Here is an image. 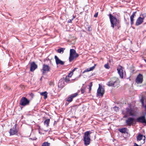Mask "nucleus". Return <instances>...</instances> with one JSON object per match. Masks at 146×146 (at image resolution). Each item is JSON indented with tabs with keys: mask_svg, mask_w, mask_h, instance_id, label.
I'll return each mask as SVG.
<instances>
[{
	"mask_svg": "<svg viewBox=\"0 0 146 146\" xmlns=\"http://www.w3.org/2000/svg\"><path fill=\"white\" fill-rule=\"evenodd\" d=\"M29 95L32 98H33L34 96V94L32 93L30 94Z\"/></svg>",
	"mask_w": 146,
	"mask_h": 146,
	"instance_id": "39",
	"label": "nucleus"
},
{
	"mask_svg": "<svg viewBox=\"0 0 146 146\" xmlns=\"http://www.w3.org/2000/svg\"><path fill=\"white\" fill-rule=\"evenodd\" d=\"M134 122H135V123H136V121H135L134 118L132 117H129L125 121L126 123L129 126L133 125L134 123Z\"/></svg>",
	"mask_w": 146,
	"mask_h": 146,
	"instance_id": "9",
	"label": "nucleus"
},
{
	"mask_svg": "<svg viewBox=\"0 0 146 146\" xmlns=\"http://www.w3.org/2000/svg\"><path fill=\"white\" fill-rule=\"evenodd\" d=\"M79 56V54L76 53V50L74 49H70V56L69 58V62H72L75 59L77 58Z\"/></svg>",
	"mask_w": 146,
	"mask_h": 146,
	"instance_id": "4",
	"label": "nucleus"
},
{
	"mask_svg": "<svg viewBox=\"0 0 146 146\" xmlns=\"http://www.w3.org/2000/svg\"><path fill=\"white\" fill-rule=\"evenodd\" d=\"M134 110L132 109L130 106H129L128 108H127L126 109V112L125 113H123V114L124 115L123 118H125L127 117L128 115L129 116H135Z\"/></svg>",
	"mask_w": 146,
	"mask_h": 146,
	"instance_id": "3",
	"label": "nucleus"
},
{
	"mask_svg": "<svg viewBox=\"0 0 146 146\" xmlns=\"http://www.w3.org/2000/svg\"><path fill=\"white\" fill-rule=\"evenodd\" d=\"M73 20L72 19H69L68 21V23H72V21Z\"/></svg>",
	"mask_w": 146,
	"mask_h": 146,
	"instance_id": "40",
	"label": "nucleus"
},
{
	"mask_svg": "<svg viewBox=\"0 0 146 146\" xmlns=\"http://www.w3.org/2000/svg\"><path fill=\"white\" fill-rule=\"evenodd\" d=\"M145 108H146V104L145 105Z\"/></svg>",
	"mask_w": 146,
	"mask_h": 146,
	"instance_id": "49",
	"label": "nucleus"
},
{
	"mask_svg": "<svg viewBox=\"0 0 146 146\" xmlns=\"http://www.w3.org/2000/svg\"><path fill=\"white\" fill-rule=\"evenodd\" d=\"M30 103V101L25 97L22 98L19 102V105L25 106L28 105Z\"/></svg>",
	"mask_w": 146,
	"mask_h": 146,
	"instance_id": "6",
	"label": "nucleus"
},
{
	"mask_svg": "<svg viewBox=\"0 0 146 146\" xmlns=\"http://www.w3.org/2000/svg\"><path fill=\"white\" fill-rule=\"evenodd\" d=\"M113 109L114 110L116 111H117L119 110V108L118 107H116V106H115L113 107Z\"/></svg>",
	"mask_w": 146,
	"mask_h": 146,
	"instance_id": "31",
	"label": "nucleus"
},
{
	"mask_svg": "<svg viewBox=\"0 0 146 146\" xmlns=\"http://www.w3.org/2000/svg\"><path fill=\"white\" fill-rule=\"evenodd\" d=\"M98 13L97 12V13H95V14L94 15V17H97L98 16Z\"/></svg>",
	"mask_w": 146,
	"mask_h": 146,
	"instance_id": "38",
	"label": "nucleus"
},
{
	"mask_svg": "<svg viewBox=\"0 0 146 146\" xmlns=\"http://www.w3.org/2000/svg\"><path fill=\"white\" fill-rule=\"evenodd\" d=\"M96 65V64H95L94 66H93L91 67H90V68H88L87 69L85 70L84 71L83 73H84L86 72H89L90 71H91L93 70L95 68Z\"/></svg>",
	"mask_w": 146,
	"mask_h": 146,
	"instance_id": "20",
	"label": "nucleus"
},
{
	"mask_svg": "<svg viewBox=\"0 0 146 146\" xmlns=\"http://www.w3.org/2000/svg\"><path fill=\"white\" fill-rule=\"evenodd\" d=\"M45 131H47V130H46V131L45 130Z\"/></svg>",
	"mask_w": 146,
	"mask_h": 146,
	"instance_id": "52",
	"label": "nucleus"
},
{
	"mask_svg": "<svg viewBox=\"0 0 146 146\" xmlns=\"http://www.w3.org/2000/svg\"><path fill=\"white\" fill-rule=\"evenodd\" d=\"M65 49V48H61L57 50V52L60 53H63Z\"/></svg>",
	"mask_w": 146,
	"mask_h": 146,
	"instance_id": "23",
	"label": "nucleus"
},
{
	"mask_svg": "<svg viewBox=\"0 0 146 146\" xmlns=\"http://www.w3.org/2000/svg\"><path fill=\"white\" fill-rule=\"evenodd\" d=\"M54 58L57 65L60 64L61 65H63L64 64V62L60 60L57 56L55 55L54 56Z\"/></svg>",
	"mask_w": 146,
	"mask_h": 146,
	"instance_id": "14",
	"label": "nucleus"
},
{
	"mask_svg": "<svg viewBox=\"0 0 146 146\" xmlns=\"http://www.w3.org/2000/svg\"><path fill=\"white\" fill-rule=\"evenodd\" d=\"M77 69V68H74L72 71L70 72V73H69V75H70V74H72V75L73 74V72L75 70Z\"/></svg>",
	"mask_w": 146,
	"mask_h": 146,
	"instance_id": "33",
	"label": "nucleus"
},
{
	"mask_svg": "<svg viewBox=\"0 0 146 146\" xmlns=\"http://www.w3.org/2000/svg\"><path fill=\"white\" fill-rule=\"evenodd\" d=\"M66 85L64 78H62L59 81L58 84L59 88H62Z\"/></svg>",
	"mask_w": 146,
	"mask_h": 146,
	"instance_id": "13",
	"label": "nucleus"
},
{
	"mask_svg": "<svg viewBox=\"0 0 146 146\" xmlns=\"http://www.w3.org/2000/svg\"><path fill=\"white\" fill-rule=\"evenodd\" d=\"M143 81V76L142 74H139L135 79V82L138 84L141 83Z\"/></svg>",
	"mask_w": 146,
	"mask_h": 146,
	"instance_id": "12",
	"label": "nucleus"
},
{
	"mask_svg": "<svg viewBox=\"0 0 146 146\" xmlns=\"http://www.w3.org/2000/svg\"><path fill=\"white\" fill-rule=\"evenodd\" d=\"M57 122L56 121H54V125H55L57 123Z\"/></svg>",
	"mask_w": 146,
	"mask_h": 146,
	"instance_id": "44",
	"label": "nucleus"
},
{
	"mask_svg": "<svg viewBox=\"0 0 146 146\" xmlns=\"http://www.w3.org/2000/svg\"><path fill=\"white\" fill-rule=\"evenodd\" d=\"M142 137H137V139L138 141H140L142 139Z\"/></svg>",
	"mask_w": 146,
	"mask_h": 146,
	"instance_id": "37",
	"label": "nucleus"
},
{
	"mask_svg": "<svg viewBox=\"0 0 146 146\" xmlns=\"http://www.w3.org/2000/svg\"><path fill=\"white\" fill-rule=\"evenodd\" d=\"M106 84L110 87H118L119 86V81L117 78L115 77L113 78L107 83Z\"/></svg>",
	"mask_w": 146,
	"mask_h": 146,
	"instance_id": "2",
	"label": "nucleus"
},
{
	"mask_svg": "<svg viewBox=\"0 0 146 146\" xmlns=\"http://www.w3.org/2000/svg\"><path fill=\"white\" fill-rule=\"evenodd\" d=\"M83 141L84 144L86 146L89 145L91 141L90 137H84Z\"/></svg>",
	"mask_w": 146,
	"mask_h": 146,
	"instance_id": "17",
	"label": "nucleus"
},
{
	"mask_svg": "<svg viewBox=\"0 0 146 146\" xmlns=\"http://www.w3.org/2000/svg\"><path fill=\"white\" fill-rule=\"evenodd\" d=\"M137 13V11H134L133 13L131 16L130 17V18H134V17L135 16V14Z\"/></svg>",
	"mask_w": 146,
	"mask_h": 146,
	"instance_id": "28",
	"label": "nucleus"
},
{
	"mask_svg": "<svg viewBox=\"0 0 146 146\" xmlns=\"http://www.w3.org/2000/svg\"><path fill=\"white\" fill-rule=\"evenodd\" d=\"M50 143L45 142L43 143L42 146H50Z\"/></svg>",
	"mask_w": 146,
	"mask_h": 146,
	"instance_id": "25",
	"label": "nucleus"
},
{
	"mask_svg": "<svg viewBox=\"0 0 146 146\" xmlns=\"http://www.w3.org/2000/svg\"><path fill=\"white\" fill-rule=\"evenodd\" d=\"M92 82H90V85H89V87L92 88Z\"/></svg>",
	"mask_w": 146,
	"mask_h": 146,
	"instance_id": "41",
	"label": "nucleus"
},
{
	"mask_svg": "<svg viewBox=\"0 0 146 146\" xmlns=\"http://www.w3.org/2000/svg\"><path fill=\"white\" fill-rule=\"evenodd\" d=\"M104 66L106 69H109L110 68V67L109 66L108 63H107L105 64Z\"/></svg>",
	"mask_w": 146,
	"mask_h": 146,
	"instance_id": "30",
	"label": "nucleus"
},
{
	"mask_svg": "<svg viewBox=\"0 0 146 146\" xmlns=\"http://www.w3.org/2000/svg\"><path fill=\"white\" fill-rule=\"evenodd\" d=\"M39 133H40V130H39Z\"/></svg>",
	"mask_w": 146,
	"mask_h": 146,
	"instance_id": "51",
	"label": "nucleus"
},
{
	"mask_svg": "<svg viewBox=\"0 0 146 146\" xmlns=\"http://www.w3.org/2000/svg\"><path fill=\"white\" fill-rule=\"evenodd\" d=\"M142 16L143 17V19L144 18L146 17V13H145L142 14Z\"/></svg>",
	"mask_w": 146,
	"mask_h": 146,
	"instance_id": "36",
	"label": "nucleus"
},
{
	"mask_svg": "<svg viewBox=\"0 0 146 146\" xmlns=\"http://www.w3.org/2000/svg\"><path fill=\"white\" fill-rule=\"evenodd\" d=\"M85 89V88H81L80 90H81V94H83L84 93Z\"/></svg>",
	"mask_w": 146,
	"mask_h": 146,
	"instance_id": "29",
	"label": "nucleus"
},
{
	"mask_svg": "<svg viewBox=\"0 0 146 146\" xmlns=\"http://www.w3.org/2000/svg\"><path fill=\"white\" fill-rule=\"evenodd\" d=\"M143 139V142H142V143H144L145 142V137H144V138Z\"/></svg>",
	"mask_w": 146,
	"mask_h": 146,
	"instance_id": "43",
	"label": "nucleus"
},
{
	"mask_svg": "<svg viewBox=\"0 0 146 146\" xmlns=\"http://www.w3.org/2000/svg\"><path fill=\"white\" fill-rule=\"evenodd\" d=\"M127 128L124 127L119 129V131L121 133H125L126 132Z\"/></svg>",
	"mask_w": 146,
	"mask_h": 146,
	"instance_id": "22",
	"label": "nucleus"
},
{
	"mask_svg": "<svg viewBox=\"0 0 146 146\" xmlns=\"http://www.w3.org/2000/svg\"><path fill=\"white\" fill-rule=\"evenodd\" d=\"M143 18H142L141 17H139L137 19L136 23L135 25L136 26H138L141 24L143 22Z\"/></svg>",
	"mask_w": 146,
	"mask_h": 146,
	"instance_id": "18",
	"label": "nucleus"
},
{
	"mask_svg": "<svg viewBox=\"0 0 146 146\" xmlns=\"http://www.w3.org/2000/svg\"><path fill=\"white\" fill-rule=\"evenodd\" d=\"M37 139V138L36 137H33L32 138H29V139L30 140H32V141H34V140H36Z\"/></svg>",
	"mask_w": 146,
	"mask_h": 146,
	"instance_id": "32",
	"label": "nucleus"
},
{
	"mask_svg": "<svg viewBox=\"0 0 146 146\" xmlns=\"http://www.w3.org/2000/svg\"><path fill=\"white\" fill-rule=\"evenodd\" d=\"M136 120L137 122L141 123L144 126H146V118L145 115H143L137 117Z\"/></svg>",
	"mask_w": 146,
	"mask_h": 146,
	"instance_id": "5",
	"label": "nucleus"
},
{
	"mask_svg": "<svg viewBox=\"0 0 146 146\" xmlns=\"http://www.w3.org/2000/svg\"><path fill=\"white\" fill-rule=\"evenodd\" d=\"M40 94L42 96H44V99H46L47 97V93L46 91L41 93Z\"/></svg>",
	"mask_w": 146,
	"mask_h": 146,
	"instance_id": "21",
	"label": "nucleus"
},
{
	"mask_svg": "<svg viewBox=\"0 0 146 146\" xmlns=\"http://www.w3.org/2000/svg\"><path fill=\"white\" fill-rule=\"evenodd\" d=\"M130 24L131 25H132L133 23H134V18H130Z\"/></svg>",
	"mask_w": 146,
	"mask_h": 146,
	"instance_id": "27",
	"label": "nucleus"
},
{
	"mask_svg": "<svg viewBox=\"0 0 146 146\" xmlns=\"http://www.w3.org/2000/svg\"><path fill=\"white\" fill-rule=\"evenodd\" d=\"M134 146H140L138 145L137 143H134Z\"/></svg>",
	"mask_w": 146,
	"mask_h": 146,
	"instance_id": "42",
	"label": "nucleus"
},
{
	"mask_svg": "<svg viewBox=\"0 0 146 146\" xmlns=\"http://www.w3.org/2000/svg\"><path fill=\"white\" fill-rule=\"evenodd\" d=\"M37 68V65L35 64V62H33L31 63L30 71L31 72L34 71Z\"/></svg>",
	"mask_w": 146,
	"mask_h": 146,
	"instance_id": "16",
	"label": "nucleus"
},
{
	"mask_svg": "<svg viewBox=\"0 0 146 146\" xmlns=\"http://www.w3.org/2000/svg\"><path fill=\"white\" fill-rule=\"evenodd\" d=\"M42 77L41 78H40V80H42Z\"/></svg>",
	"mask_w": 146,
	"mask_h": 146,
	"instance_id": "48",
	"label": "nucleus"
},
{
	"mask_svg": "<svg viewBox=\"0 0 146 146\" xmlns=\"http://www.w3.org/2000/svg\"><path fill=\"white\" fill-rule=\"evenodd\" d=\"M123 67L120 65L119 66L117 67V72L121 78H123Z\"/></svg>",
	"mask_w": 146,
	"mask_h": 146,
	"instance_id": "10",
	"label": "nucleus"
},
{
	"mask_svg": "<svg viewBox=\"0 0 146 146\" xmlns=\"http://www.w3.org/2000/svg\"><path fill=\"white\" fill-rule=\"evenodd\" d=\"M91 88H91V87H89V92H90L91 91Z\"/></svg>",
	"mask_w": 146,
	"mask_h": 146,
	"instance_id": "45",
	"label": "nucleus"
},
{
	"mask_svg": "<svg viewBox=\"0 0 146 146\" xmlns=\"http://www.w3.org/2000/svg\"><path fill=\"white\" fill-rule=\"evenodd\" d=\"M50 67L45 64H44L43 65L42 74H44L45 72H49L50 70Z\"/></svg>",
	"mask_w": 146,
	"mask_h": 146,
	"instance_id": "11",
	"label": "nucleus"
},
{
	"mask_svg": "<svg viewBox=\"0 0 146 146\" xmlns=\"http://www.w3.org/2000/svg\"><path fill=\"white\" fill-rule=\"evenodd\" d=\"M94 133V131L93 130L87 131L85 132L83 137H90L91 136L90 135Z\"/></svg>",
	"mask_w": 146,
	"mask_h": 146,
	"instance_id": "19",
	"label": "nucleus"
},
{
	"mask_svg": "<svg viewBox=\"0 0 146 146\" xmlns=\"http://www.w3.org/2000/svg\"><path fill=\"white\" fill-rule=\"evenodd\" d=\"M17 124H15L13 128L10 129L9 132L10 135H16L18 132V128L16 127Z\"/></svg>",
	"mask_w": 146,
	"mask_h": 146,
	"instance_id": "8",
	"label": "nucleus"
},
{
	"mask_svg": "<svg viewBox=\"0 0 146 146\" xmlns=\"http://www.w3.org/2000/svg\"><path fill=\"white\" fill-rule=\"evenodd\" d=\"M75 18V17H74V16H73L72 18V20H73V19Z\"/></svg>",
	"mask_w": 146,
	"mask_h": 146,
	"instance_id": "46",
	"label": "nucleus"
},
{
	"mask_svg": "<svg viewBox=\"0 0 146 146\" xmlns=\"http://www.w3.org/2000/svg\"><path fill=\"white\" fill-rule=\"evenodd\" d=\"M64 79L65 82H68L70 81L69 78V76H66Z\"/></svg>",
	"mask_w": 146,
	"mask_h": 146,
	"instance_id": "26",
	"label": "nucleus"
},
{
	"mask_svg": "<svg viewBox=\"0 0 146 146\" xmlns=\"http://www.w3.org/2000/svg\"><path fill=\"white\" fill-rule=\"evenodd\" d=\"M105 92V90L100 84H99V87L97 91V95L99 96L103 97Z\"/></svg>",
	"mask_w": 146,
	"mask_h": 146,
	"instance_id": "7",
	"label": "nucleus"
},
{
	"mask_svg": "<svg viewBox=\"0 0 146 146\" xmlns=\"http://www.w3.org/2000/svg\"><path fill=\"white\" fill-rule=\"evenodd\" d=\"M78 95L77 92L72 94L69 97H68L67 99V101L69 102H71L73 100V99L76 97Z\"/></svg>",
	"mask_w": 146,
	"mask_h": 146,
	"instance_id": "15",
	"label": "nucleus"
},
{
	"mask_svg": "<svg viewBox=\"0 0 146 146\" xmlns=\"http://www.w3.org/2000/svg\"><path fill=\"white\" fill-rule=\"evenodd\" d=\"M144 60L145 62H146V60L144 59Z\"/></svg>",
	"mask_w": 146,
	"mask_h": 146,
	"instance_id": "50",
	"label": "nucleus"
},
{
	"mask_svg": "<svg viewBox=\"0 0 146 146\" xmlns=\"http://www.w3.org/2000/svg\"><path fill=\"white\" fill-rule=\"evenodd\" d=\"M141 102L142 104L143 105V104H144V99L142 97V98H141Z\"/></svg>",
	"mask_w": 146,
	"mask_h": 146,
	"instance_id": "35",
	"label": "nucleus"
},
{
	"mask_svg": "<svg viewBox=\"0 0 146 146\" xmlns=\"http://www.w3.org/2000/svg\"><path fill=\"white\" fill-rule=\"evenodd\" d=\"M136 137H145V135L143 136V135L140 133Z\"/></svg>",
	"mask_w": 146,
	"mask_h": 146,
	"instance_id": "34",
	"label": "nucleus"
},
{
	"mask_svg": "<svg viewBox=\"0 0 146 146\" xmlns=\"http://www.w3.org/2000/svg\"><path fill=\"white\" fill-rule=\"evenodd\" d=\"M145 24H146V23H145Z\"/></svg>",
	"mask_w": 146,
	"mask_h": 146,
	"instance_id": "53",
	"label": "nucleus"
},
{
	"mask_svg": "<svg viewBox=\"0 0 146 146\" xmlns=\"http://www.w3.org/2000/svg\"><path fill=\"white\" fill-rule=\"evenodd\" d=\"M109 19L111 23V27L113 28L115 27H116L119 29L120 27V20L119 19H117L113 16L111 14H109Z\"/></svg>",
	"mask_w": 146,
	"mask_h": 146,
	"instance_id": "1",
	"label": "nucleus"
},
{
	"mask_svg": "<svg viewBox=\"0 0 146 146\" xmlns=\"http://www.w3.org/2000/svg\"><path fill=\"white\" fill-rule=\"evenodd\" d=\"M72 74H70V75H69V74L68 76H69V77H71V76H72Z\"/></svg>",
	"mask_w": 146,
	"mask_h": 146,
	"instance_id": "47",
	"label": "nucleus"
},
{
	"mask_svg": "<svg viewBox=\"0 0 146 146\" xmlns=\"http://www.w3.org/2000/svg\"><path fill=\"white\" fill-rule=\"evenodd\" d=\"M50 121V119H46L44 121V124L45 125H46V127L48 126Z\"/></svg>",
	"mask_w": 146,
	"mask_h": 146,
	"instance_id": "24",
	"label": "nucleus"
}]
</instances>
